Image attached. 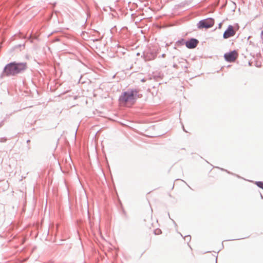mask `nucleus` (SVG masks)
<instances>
[{"label": "nucleus", "instance_id": "nucleus-11", "mask_svg": "<svg viewBox=\"0 0 263 263\" xmlns=\"http://www.w3.org/2000/svg\"><path fill=\"white\" fill-rule=\"evenodd\" d=\"M30 141V140H28L27 141V143H28V142H29Z\"/></svg>", "mask_w": 263, "mask_h": 263}, {"label": "nucleus", "instance_id": "nucleus-8", "mask_svg": "<svg viewBox=\"0 0 263 263\" xmlns=\"http://www.w3.org/2000/svg\"><path fill=\"white\" fill-rule=\"evenodd\" d=\"M257 185L263 189V182L259 181L256 183Z\"/></svg>", "mask_w": 263, "mask_h": 263}, {"label": "nucleus", "instance_id": "nucleus-10", "mask_svg": "<svg viewBox=\"0 0 263 263\" xmlns=\"http://www.w3.org/2000/svg\"><path fill=\"white\" fill-rule=\"evenodd\" d=\"M261 36H262V39L263 40V31H262V33H261Z\"/></svg>", "mask_w": 263, "mask_h": 263}, {"label": "nucleus", "instance_id": "nucleus-7", "mask_svg": "<svg viewBox=\"0 0 263 263\" xmlns=\"http://www.w3.org/2000/svg\"><path fill=\"white\" fill-rule=\"evenodd\" d=\"M152 212H153V210H152L151 207L149 206L148 208V215L149 217L151 218L152 217Z\"/></svg>", "mask_w": 263, "mask_h": 263}, {"label": "nucleus", "instance_id": "nucleus-13", "mask_svg": "<svg viewBox=\"0 0 263 263\" xmlns=\"http://www.w3.org/2000/svg\"><path fill=\"white\" fill-rule=\"evenodd\" d=\"M1 126H2V124H0V127H1Z\"/></svg>", "mask_w": 263, "mask_h": 263}, {"label": "nucleus", "instance_id": "nucleus-4", "mask_svg": "<svg viewBox=\"0 0 263 263\" xmlns=\"http://www.w3.org/2000/svg\"><path fill=\"white\" fill-rule=\"evenodd\" d=\"M214 24V21L212 18L201 21L198 24L199 28H209L212 27Z\"/></svg>", "mask_w": 263, "mask_h": 263}, {"label": "nucleus", "instance_id": "nucleus-6", "mask_svg": "<svg viewBox=\"0 0 263 263\" xmlns=\"http://www.w3.org/2000/svg\"><path fill=\"white\" fill-rule=\"evenodd\" d=\"M198 43V40L192 39L190 41L186 42L185 45L188 48H194L197 46Z\"/></svg>", "mask_w": 263, "mask_h": 263}, {"label": "nucleus", "instance_id": "nucleus-1", "mask_svg": "<svg viewBox=\"0 0 263 263\" xmlns=\"http://www.w3.org/2000/svg\"><path fill=\"white\" fill-rule=\"evenodd\" d=\"M27 68V64L25 62H11L5 66L2 76H14L24 72Z\"/></svg>", "mask_w": 263, "mask_h": 263}, {"label": "nucleus", "instance_id": "nucleus-2", "mask_svg": "<svg viewBox=\"0 0 263 263\" xmlns=\"http://www.w3.org/2000/svg\"><path fill=\"white\" fill-rule=\"evenodd\" d=\"M137 94V91L134 90L124 92L120 98V103L128 107L132 106L135 103Z\"/></svg>", "mask_w": 263, "mask_h": 263}, {"label": "nucleus", "instance_id": "nucleus-9", "mask_svg": "<svg viewBox=\"0 0 263 263\" xmlns=\"http://www.w3.org/2000/svg\"><path fill=\"white\" fill-rule=\"evenodd\" d=\"M7 141V139L5 138H0V142H5Z\"/></svg>", "mask_w": 263, "mask_h": 263}, {"label": "nucleus", "instance_id": "nucleus-5", "mask_svg": "<svg viewBox=\"0 0 263 263\" xmlns=\"http://www.w3.org/2000/svg\"><path fill=\"white\" fill-rule=\"evenodd\" d=\"M235 33L236 31L234 29V27L232 25H229L227 29L224 32L223 37L224 39H228L233 36L235 34Z\"/></svg>", "mask_w": 263, "mask_h": 263}, {"label": "nucleus", "instance_id": "nucleus-3", "mask_svg": "<svg viewBox=\"0 0 263 263\" xmlns=\"http://www.w3.org/2000/svg\"><path fill=\"white\" fill-rule=\"evenodd\" d=\"M238 57V53L235 50H234L229 53H226L224 55V58L225 60L229 62H234L237 59Z\"/></svg>", "mask_w": 263, "mask_h": 263}, {"label": "nucleus", "instance_id": "nucleus-12", "mask_svg": "<svg viewBox=\"0 0 263 263\" xmlns=\"http://www.w3.org/2000/svg\"><path fill=\"white\" fill-rule=\"evenodd\" d=\"M32 32H33V30H32V31H31V35L32 34Z\"/></svg>", "mask_w": 263, "mask_h": 263}]
</instances>
